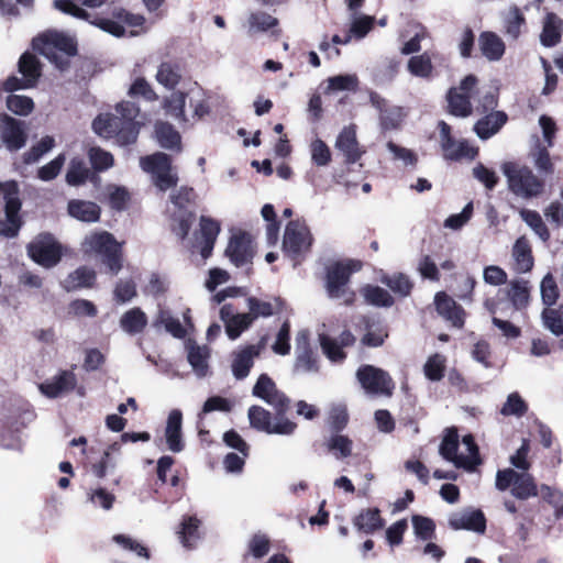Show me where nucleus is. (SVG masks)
I'll return each instance as SVG.
<instances>
[{"instance_id":"f257e3e1","label":"nucleus","mask_w":563,"mask_h":563,"mask_svg":"<svg viewBox=\"0 0 563 563\" xmlns=\"http://www.w3.org/2000/svg\"><path fill=\"white\" fill-rule=\"evenodd\" d=\"M140 108L135 102L122 101L115 106V113H100L92 123V131L103 139L114 137L120 146L134 144L142 122L137 121Z\"/></svg>"},{"instance_id":"f03ea898","label":"nucleus","mask_w":563,"mask_h":563,"mask_svg":"<svg viewBox=\"0 0 563 563\" xmlns=\"http://www.w3.org/2000/svg\"><path fill=\"white\" fill-rule=\"evenodd\" d=\"M0 200L3 201L4 218L0 219V236L14 239L23 227V219L20 214L22 201L20 199V187L15 180L0 183Z\"/></svg>"},{"instance_id":"7ed1b4c3","label":"nucleus","mask_w":563,"mask_h":563,"mask_svg":"<svg viewBox=\"0 0 563 563\" xmlns=\"http://www.w3.org/2000/svg\"><path fill=\"white\" fill-rule=\"evenodd\" d=\"M509 191L522 199L539 197L544 189V181L536 176L531 168L514 162L501 165Z\"/></svg>"},{"instance_id":"20e7f679","label":"nucleus","mask_w":563,"mask_h":563,"mask_svg":"<svg viewBox=\"0 0 563 563\" xmlns=\"http://www.w3.org/2000/svg\"><path fill=\"white\" fill-rule=\"evenodd\" d=\"M85 253H95L100 256L112 275H117L122 268V245L114 236L107 232H95L87 235L82 242Z\"/></svg>"},{"instance_id":"39448f33","label":"nucleus","mask_w":563,"mask_h":563,"mask_svg":"<svg viewBox=\"0 0 563 563\" xmlns=\"http://www.w3.org/2000/svg\"><path fill=\"white\" fill-rule=\"evenodd\" d=\"M26 254L37 265L51 269L62 261L64 249L52 233L41 232L27 243Z\"/></svg>"},{"instance_id":"423d86ee","label":"nucleus","mask_w":563,"mask_h":563,"mask_svg":"<svg viewBox=\"0 0 563 563\" xmlns=\"http://www.w3.org/2000/svg\"><path fill=\"white\" fill-rule=\"evenodd\" d=\"M18 71L22 77L15 75L9 76L1 84V89L7 92L35 88L42 76V63L40 58L31 52H24L18 62Z\"/></svg>"},{"instance_id":"0eeeda50","label":"nucleus","mask_w":563,"mask_h":563,"mask_svg":"<svg viewBox=\"0 0 563 563\" xmlns=\"http://www.w3.org/2000/svg\"><path fill=\"white\" fill-rule=\"evenodd\" d=\"M141 168L152 176L153 184L166 191L178 183V175L174 172L172 158L164 152H155L140 158Z\"/></svg>"},{"instance_id":"6e6552de","label":"nucleus","mask_w":563,"mask_h":563,"mask_svg":"<svg viewBox=\"0 0 563 563\" xmlns=\"http://www.w3.org/2000/svg\"><path fill=\"white\" fill-rule=\"evenodd\" d=\"M247 418L251 428L267 434L291 435L297 429V423L289 419L275 416L273 421L272 412L258 405L249 408Z\"/></svg>"},{"instance_id":"1a4fd4ad","label":"nucleus","mask_w":563,"mask_h":563,"mask_svg":"<svg viewBox=\"0 0 563 563\" xmlns=\"http://www.w3.org/2000/svg\"><path fill=\"white\" fill-rule=\"evenodd\" d=\"M54 8L65 14L86 21L115 37H121L125 34V27L119 21L92 14L85 8L74 3L73 0H54Z\"/></svg>"},{"instance_id":"9d476101","label":"nucleus","mask_w":563,"mask_h":563,"mask_svg":"<svg viewBox=\"0 0 563 563\" xmlns=\"http://www.w3.org/2000/svg\"><path fill=\"white\" fill-rule=\"evenodd\" d=\"M355 376L367 395L387 397L393 395L395 383L385 369L364 364L357 368Z\"/></svg>"},{"instance_id":"9b49d317","label":"nucleus","mask_w":563,"mask_h":563,"mask_svg":"<svg viewBox=\"0 0 563 563\" xmlns=\"http://www.w3.org/2000/svg\"><path fill=\"white\" fill-rule=\"evenodd\" d=\"M312 234L305 221L291 220L287 223L283 238V251L296 261L312 245Z\"/></svg>"},{"instance_id":"f8f14e48","label":"nucleus","mask_w":563,"mask_h":563,"mask_svg":"<svg viewBox=\"0 0 563 563\" xmlns=\"http://www.w3.org/2000/svg\"><path fill=\"white\" fill-rule=\"evenodd\" d=\"M440 134V147L443 152V157L450 162H459L463 158L474 159L477 155V150L472 147L467 140L456 141L452 135V128L445 121L441 120L438 123Z\"/></svg>"},{"instance_id":"ddd939ff","label":"nucleus","mask_w":563,"mask_h":563,"mask_svg":"<svg viewBox=\"0 0 563 563\" xmlns=\"http://www.w3.org/2000/svg\"><path fill=\"white\" fill-rule=\"evenodd\" d=\"M26 130L24 121L4 112L0 113V140L10 153L18 152L26 145Z\"/></svg>"},{"instance_id":"4468645a","label":"nucleus","mask_w":563,"mask_h":563,"mask_svg":"<svg viewBox=\"0 0 563 563\" xmlns=\"http://www.w3.org/2000/svg\"><path fill=\"white\" fill-rule=\"evenodd\" d=\"M354 264L352 261L336 262L327 268L324 287L329 298L340 299L345 296Z\"/></svg>"},{"instance_id":"2eb2a0df","label":"nucleus","mask_w":563,"mask_h":563,"mask_svg":"<svg viewBox=\"0 0 563 563\" xmlns=\"http://www.w3.org/2000/svg\"><path fill=\"white\" fill-rule=\"evenodd\" d=\"M225 256L236 267L252 263L254 250L252 247L251 235L244 231L233 234L225 249Z\"/></svg>"},{"instance_id":"dca6fc26","label":"nucleus","mask_w":563,"mask_h":563,"mask_svg":"<svg viewBox=\"0 0 563 563\" xmlns=\"http://www.w3.org/2000/svg\"><path fill=\"white\" fill-rule=\"evenodd\" d=\"M449 526L453 530H468L484 533L486 530V518L481 509H464L453 512L449 517Z\"/></svg>"},{"instance_id":"f3484780","label":"nucleus","mask_w":563,"mask_h":563,"mask_svg":"<svg viewBox=\"0 0 563 563\" xmlns=\"http://www.w3.org/2000/svg\"><path fill=\"white\" fill-rule=\"evenodd\" d=\"M77 385V377L68 369L59 371L52 378L38 385L40 391L51 399L60 397L64 393L71 391Z\"/></svg>"},{"instance_id":"a211bd4d","label":"nucleus","mask_w":563,"mask_h":563,"mask_svg":"<svg viewBox=\"0 0 563 563\" xmlns=\"http://www.w3.org/2000/svg\"><path fill=\"white\" fill-rule=\"evenodd\" d=\"M220 319L224 323L225 333L230 340H236L253 323L247 313L236 312L230 303L221 307Z\"/></svg>"},{"instance_id":"6ab92c4d","label":"nucleus","mask_w":563,"mask_h":563,"mask_svg":"<svg viewBox=\"0 0 563 563\" xmlns=\"http://www.w3.org/2000/svg\"><path fill=\"white\" fill-rule=\"evenodd\" d=\"M335 148L345 157L349 165L355 164L363 155L364 151L360 148L356 139V126L350 124L344 126L335 140Z\"/></svg>"},{"instance_id":"aec40b11","label":"nucleus","mask_w":563,"mask_h":563,"mask_svg":"<svg viewBox=\"0 0 563 563\" xmlns=\"http://www.w3.org/2000/svg\"><path fill=\"white\" fill-rule=\"evenodd\" d=\"M164 433L167 449L170 452L180 453L184 451L183 412L179 409H173L168 413Z\"/></svg>"},{"instance_id":"412c9836","label":"nucleus","mask_w":563,"mask_h":563,"mask_svg":"<svg viewBox=\"0 0 563 563\" xmlns=\"http://www.w3.org/2000/svg\"><path fill=\"white\" fill-rule=\"evenodd\" d=\"M187 361L192 372L198 378H203L209 373V358L211 350L207 345H199L194 340H188L185 344Z\"/></svg>"},{"instance_id":"4be33fe9","label":"nucleus","mask_w":563,"mask_h":563,"mask_svg":"<svg viewBox=\"0 0 563 563\" xmlns=\"http://www.w3.org/2000/svg\"><path fill=\"white\" fill-rule=\"evenodd\" d=\"M437 312L455 328H462L464 324V309L457 305L444 291H439L434 296Z\"/></svg>"},{"instance_id":"5701e85b","label":"nucleus","mask_w":563,"mask_h":563,"mask_svg":"<svg viewBox=\"0 0 563 563\" xmlns=\"http://www.w3.org/2000/svg\"><path fill=\"white\" fill-rule=\"evenodd\" d=\"M220 222L207 217L201 216L199 220V232H200V254L203 258H208L214 247L217 238L220 233Z\"/></svg>"},{"instance_id":"b1692460","label":"nucleus","mask_w":563,"mask_h":563,"mask_svg":"<svg viewBox=\"0 0 563 563\" xmlns=\"http://www.w3.org/2000/svg\"><path fill=\"white\" fill-rule=\"evenodd\" d=\"M505 292L514 310L522 311L528 308L531 297V286L528 280L523 278L510 280Z\"/></svg>"},{"instance_id":"393cba45","label":"nucleus","mask_w":563,"mask_h":563,"mask_svg":"<svg viewBox=\"0 0 563 563\" xmlns=\"http://www.w3.org/2000/svg\"><path fill=\"white\" fill-rule=\"evenodd\" d=\"M507 120L508 115L506 112L492 111L490 113L477 120L473 130L481 140L485 141L498 133L500 129L506 124Z\"/></svg>"},{"instance_id":"a878e982","label":"nucleus","mask_w":563,"mask_h":563,"mask_svg":"<svg viewBox=\"0 0 563 563\" xmlns=\"http://www.w3.org/2000/svg\"><path fill=\"white\" fill-rule=\"evenodd\" d=\"M249 312L252 321L258 318H269L283 311L284 300L280 297H274L273 300H262L257 297L251 296L246 299Z\"/></svg>"},{"instance_id":"bb28decb","label":"nucleus","mask_w":563,"mask_h":563,"mask_svg":"<svg viewBox=\"0 0 563 563\" xmlns=\"http://www.w3.org/2000/svg\"><path fill=\"white\" fill-rule=\"evenodd\" d=\"M231 371L236 380L245 379L256 358V351L254 347H246L245 345L232 352Z\"/></svg>"},{"instance_id":"cd10ccee","label":"nucleus","mask_w":563,"mask_h":563,"mask_svg":"<svg viewBox=\"0 0 563 563\" xmlns=\"http://www.w3.org/2000/svg\"><path fill=\"white\" fill-rule=\"evenodd\" d=\"M459 450V433L454 427L444 430L440 446L439 454L448 462L454 464L455 467L461 468L464 466V455L457 454Z\"/></svg>"},{"instance_id":"c85d7f7f","label":"nucleus","mask_w":563,"mask_h":563,"mask_svg":"<svg viewBox=\"0 0 563 563\" xmlns=\"http://www.w3.org/2000/svg\"><path fill=\"white\" fill-rule=\"evenodd\" d=\"M563 33V20L555 13L549 12L544 16L540 43L544 47H554L561 42Z\"/></svg>"},{"instance_id":"c756f323","label":"nucleus","mask_w":563,"mask_h":563,"mask_svg":"<svg viewBox=\"0 0 563 563\" xmlns=\"http://www.w3.org/2000/svg\"><path fill=\"white\" fill-rule=\"evenodd\" d=\"M200 525L201 521L196 515L183 516L177 534L184 548L191 550L196 547L197 542L200 540Z\"/></svg>"},{"instance_id":"7c9ffc66","label":"nucleus","mask_w":563,"mask_h":563,"mask_svg":"<svg viewBox=\"0 0 563 563\" xmlns=\"http://www.w3.org/2000/svg\"><path fill=\"white\" fill-rule=\"evenodd\" d=\"M354 528L365 534H373L385 526V520L380 516L378 508L363 509L353 518Z\"/></svg>"},{"instance_id":"2f4dec72","label":"nucleus","mask_w":563,"mask_h":563,"mask_svg":"<svg viewBox=\"0 0 563 563\" xmlns=\"http://www.w3.org/2000/svg\"><path fill=\"white\" fill-rule=\"evenodd\" d=\"M478 45L483 56L490 62L501 59L506 49L501 37L492 31H484L479 34Z\"/></svg>"},{"instance_id":"473e14b6","label":"nucleus","mask_w":563,"mask_h":563,"mask_svg":"<svg viewBox=\"0 0 563 563\" xmlns=\"http://www.w3.org/2000/svg\"><path fill=\"white\" fill-rule=\"evenodd\" d=\"M96 282V272L88 266H80L62 282V287L67 291H75L80 288H90Z\"/></svg>"},{"instance_id":"72a5a7b5","label":"nucleus","mask_w":563,"mask_h":563,"mask_svg":"<svg viewBox=\"0 0 563 563\" xmlns=\"http://www.w3.org/2000/svg\"><path fill=\"white\" fill-rule=\"evenodd\" d=\"M40 43L49 44L57 51L65 53L68 57L75 56L77 54L76 41L73 37L65 35L63 33L52 34L47 42H45L42 37H36L32 41L34 49L40 51L44 55H47V53L44 49L40 48Z\"/></svg>"},{"instance_id":"f704fd0d","label":"nucleus","mask_w":563,"mask_h":563,"mask_svg":"<svg viewBox=\"0 0 563 563\" xmlns=\"http://www.w3.org/2000/svg\"><path fill=\"white\" fill-rule=\"evenodd\" d=\"M70 217L82 222H97L100 218V207L86 200H70L67 206Z\"/></svg>"},{"instance_id":"c9c22d12","label":"nucleus","mask_w":563,"mask_h":563,"mask_svg":"<svg viewBox=\"0 0 563 563\" xmlns=\"http://www.w3.org/2000/svg\"><path fill=\"white\" fill-rule=\"evenodd\" d=\"M155 135L161 147L178 152L181 150V136L170 123L157 122L155 124Z\"/></svg>"},{"instance_id":"e433bc0d","label":"nucleus","mask_w":563,"mask_h":563,"mask_svg":"<svg viewBox=\"0 0 563 563\" xmlns=\"http://www.w3.org/2000/svg\"><path fill=\"white\" fill-rule=\"evenodd\" d=\"M380 283L388 287L395 295L406 298L410 296L413 289L411 278L400 272L393 274H383L379 278Z\"/></svg>"},{"instance_id":"4c0bfd02","label":"nucleus","mask_w":563,"mask_h":563,"mask_svg":"<svg viewBox=\"0 0 563 563\" xmlns=\"http://www.w3.org/2000/svg\"><path fill=\"white\" fill-rule=\"evenodd\" d=\"M512 256L516 262V271L518 273H528L533 267V256L530 244L525 236L516 240L512 247Z\"/></svg>"},{"instance_id":"58836bf2","label":"nucleus","mask_w":563,"mask_h":563,"mask_svg":"<svg viewBox=\"0 0 563 563\" xmlns=\"http://www.w3.org/2000/svg\"><path fill=\"white\" fill-rule=\"evenodd\" d=\"M186 98L187 95L183 91H174L165 98L163 108L166 113L176 120L179 124H185L190 122V120L185 114L186 107Z\"/></svg>"},{"instance_id":"ea45409f","label":"nucleus","mask_w":563,"mask_h":563,"mask_svg":"<svg viewBox=\"0 0 563 563\" xmlns=\"http://www.w3.org/2000/svg\"><path fill=\"white\" fill-rule=\"evenodd\" d=\"M449 112L459 118L472 114L471 95L459 93L456 88H450L446 93Z\"/></svg>"},{"instance_id":"a19ab883","label":"nucleus","mask_w":563,"mask_h":563,"mask_svg":"<svg viewBox=\"0 0 563 563\" xmlns=\"http://www.w3.org/2000/svg\"><path fill=\"white\" fill-rule=\"evenodd\" d=\"M147 325V317L145 312L139 308H132L124 312L120 318V327L128 334L141 333Z\"/></svg>"},{"instance_id":"79ce46f5","label":"nucleus","mask_w":563,"mask_h":563,"mask_svg":"<svg viewBox=\"0 0 563 563\" xmlns=\"http://www.w3.org/2000/svg\"><path fill=\"white\" fill-rule=\"evenodd\" d=\"M153 327L159 329L164 327L166 332L172 334L176 339H184L187 334L185 327L180 323L179 319L174 318L169 310L159 308L155 319L153 320Z\"/></svg>"},{"instance_id":"37998d69","label":"nucleus","mask_w":563,"mask_h":563,"mask_svg":"<svg viewBox=\"0 0 563 563\" xmlns=\"http://www.w3.org/2000/svg\"><path fill=\"white\" fill-rule=\"evenodd\" d=\"M510 493L517 499L527 500L530 497L538 496L540 488H538L533 476L523 471L518 474Z\"/></svg>"},{"instance_id":"c03bdc74","label":"nucleus","mask_w":563,"mask_h":563,"mask_svg":"<svg viewBox=\"0 0 563 563\" xmlns=\"http://www.w3.org/2000/svg\"><path fill=\"white\" fill-rule=\"evenodd\" d=\"M367 305L378 308H390L395 303L394 297L385 289L376 285H365L361 289Z\"/></svg>"},{"instance_id":"a18cd8bd","label":"nucleus","mask_w":563,"mask_h":563,"mask_svg":"<svg viewBox=\"0 0 563 563\" xmlns=\"http://www.w3.org/2000/svg\"><path fill=\"white\" fill-rule=\"evenodd\" d=\"M323 444L336 460H344L352 454L353 442L347 435L331 433Z\"/></svg>"},{"instance_id":"49530a36","label":"nucleus","mask_w":563,"mask_h":563,"mask_svg":"<svg viewBox=\"0 0 563 563\" xmlns=\"http://www.w3.org/2000/svg\"><path fill=\"white\" fill-rule=\"evenodd\" d=\"M181 79L180 66L176 62H163L158 66L156 80L167 89H174Z\"/></svg>"},{"instance_id":"de8ad7c7","label":"nucleus","mask_w":563,"mask_h":563,"mask_svg":"<svg viewBox=\"0 0 563 563\" xmlns=\"http://www.w3.org/2000/svg\"><path fill=\"white\" fill-rule=\"evenodd\" d=\"M90 169L80 157H74L68 164L65 180L69 186L78 187L84 185L90 177Z\"/></svg>"},{"instance_id":"09e8293b","label":"nucleus","mask_w":563,"mask_h":563,"mask_svg":"<svg viewBox=\"0 0 563 563\" xmlns=\"http://www.w3.org/2000/svg\"><path fill=\"white\" fill-rule=\"evenodd\" d=\"M411 525L413 534L419 541H432L435 538V521L427 516L412 515Z\"/></svg>"},{"instance_id":"8fccbe9b","label":"nucleus","mask_w":563,"mask_h":563,"mask_svg":"<svg viewBox=\"0 0 563 563\" xmlns=\"http://www.w3.org/2000/svg\"><path fill=\"white\" fill-rule=\"evenodd\" d=\"M375 18L366 14H360L357 11L351 13V23L347 34L351 38L362 40L374 27Z\"/></svg>"},{"instance_id":"3c124183","label":"nucleus","mask_w":563,"mask_h":563,"mask_svg":"<svg viewBox=\"0 0 563 563\" xmlns=\"http://www.w3.org/2000/svg\"><path fill=\"white\" fill-rule=\"evenodd\" d=\"M277 25L278 19L263 11L252 12L247 19V32L250 35L267 32Z\"/></svg>"},{"instance_id":"603ef678","label":"nucleus","mask_w":563,"mask_h":563,"mask_svg":"<svg viewBox=\"0 0 563 563\" xmlns=\"http://www.w3.org/2000/svg\"><path fill=\"white\" fill-rule=\"evenodd\" d=\"M194 213L187 208L177 209L172 216L170 228L180 240H185L191 229Z\"/></svg>"},{"instance_id":"864d4df0","label":"nucleus","mask_w":563,"mask_h":563,"mask_svg":"<svg viewBox=\"0 0 563 563\" xmlns=\"http://www.w3.org/2000/svg\"><path fill=\"white\" fill-rule=\"evenodd\" d=\"M87 156L91 168L97 173L106 172L114 165L113 155L100 146H91L87 152Z\"/></svg>"},{"instance_id":"5fc2aeb1","label":"nucleus","mask_w":563,"mask_h":563,"mask_svg":"<svg viewBox=\"0 0 563 563\" xmlns=\"http://www.w3.org/2000/svg\"><path fill=\"white\" fill-rule=\"evenodd\" d=\"M540 297L544 307H553L560 297V289L552 273H547L540 283Z\"/></svg>"},{"instance_id":"6e6d98bb","label":"nucleus","mask_w":563,"mask_h":563,"mask_svg":"<svg viewBox=\"0 0 563 563\" xmlns=\"http://www.w3.org/2000/svg\"><path fill=\"white\" fill-rule=\"evenodd\" d=\"M325 92L336 91H356L358 89V78L355 74H340L329 77Z\"/></svg>"},{"instance_id":"4d7b16f0","label":"nucleus","mask_w":563,"mask_h":563,"mask_svg":"<svg viewBox=\"0 0 563 563\" xmlns=\"http://www.w3.org/2000/svg\"><path fill=\"white\" fill-rule=\"evenodd\" d=\"M519 213L521 219L541 241L547 242L550 239L549 229L539 212L529 209H521Z\"/></svg>"},{"instance_id":"13d9d810","label":"nucleus","mask_w":563,"mask_h":563,"mask_svg":"<svg viewBox=\"0 0 563 563\" xmlns=\"http://www.w3.org/2000/svg\"><path fill=\"white\" fill-rule=\"evenodd\" d=\"M542 327L554 336L563 335V317L555 307H544L540 314Z\"/></svg>"},{"instance_id":"bf43d9fd","label":"nucleus","mask_w":563,"mask_h":563,"mask_svg":"<svg viewBox=\"0 0 563 563\" xmlns=\"http://www.w3.org/2000/svg\"><path fill=\"white\" fill-rule=\"evenodd\" d=\"M408 71L419 78H430L433 71L431 57L427 54L411 56L407 64Z\"/></svg>"},{"instance_id":"052dcab7","label":"nucleus","mask_w":563,"mask_h":563,"mask_svg":"<svg viewBox=\"0 0 563 563\" xmlns=\"http://www.w3.org/2000/svg\"><path fill=\"white\" fill-rule=\"evenodd\" d=\"M548 146L541 145L538 141L534 148L530 152V158L540 174H552L554 172V165L551 162Z\"/></svg>"},{"instance_id":"680f3d73","label":"nucleus","mask_w":563,"mask_h":563,"mask_svg":"<svg viewBox=\"0 0 563 563\" xmlns=\"http://www.w3.org/2000/svg\"><path fill=\"white\" fill-rule=\"evenodd\" d=\"M446 358L440 353L430 355L424 365L423 374L430 382H439L444 377Z\"/></svg>"},{"instance_id":"e2e57ef3","label":"nucleus","mask_w":563,"mask_h":563,"mask_svg":"<svg viewBox=\"0 0 563 563\" xmlns=\"http://www.w3.org/2000/svg\"><path fill=\"white\" fill-rule=\"evenodd\" d=\"M55 146V140L53 136H43L36 144H34L23 156V163L25 165H32L41 159L43 155L48 153Z\"/></svg>"},{"instance_id":"0e129e2a","label":"nucleus","mask_w":563,"mask_h":563,"mask_svg":"<svg viewBox=\"0 0 563 563\" xmlns=\"http://www.w3.org/2000/svg\"><path fill=\"white\" fill-rule=\"evenodd\" d=\"M319 342L323 354L333 363H341L345 360L346 354L343 347L338 343L336 339H332L325 333L319 334Z\"/></svg>"},{"instance_id":"69168bd1","label":"nucleus","mask_w":563,"mask_h":563,"mask_svg":"<svg viewBox=\"0 0 563 563\" xmlns=\"http://www.w3.org/2000/svg\"><path fill=\"white\" fill-rule=\"evenodd\" d=\"M527 412L528 404L517 391L508 395L505 404L500 409V413L505 417L515 416L520 418L523 417Z\"/></svg>"},{"instance_id":"338daca9","label":"nucleus","mask_w":563,"mask_h":563,"mask_svg":"<svg viewBox=\"0 0 563 563\" xmlns=\"http://www.w3.org/2000/svg\"><path fill=\"white\" fill-rule=\"evenodd\" d=\"M525 16L518 7H511L504 19V27L506 34L517 40L520 35V29L525 24Z\"/></svg>"},{"instance_id":"774afa93","label":"nucleus","mask_w":563,"mask_h":563,"mask_svg":"<svg viewBox=\"0 0 563 563\" xmlns=\"http://www.w3.org/2000/svg\"><path fill=\"white\" fill-rule=\"evenodd\" d=\"M542 499L554 509V517L561 519L563 517V492L559 488L551 487L547 484L540 486Z\"/></svg>"}]
</instances>
